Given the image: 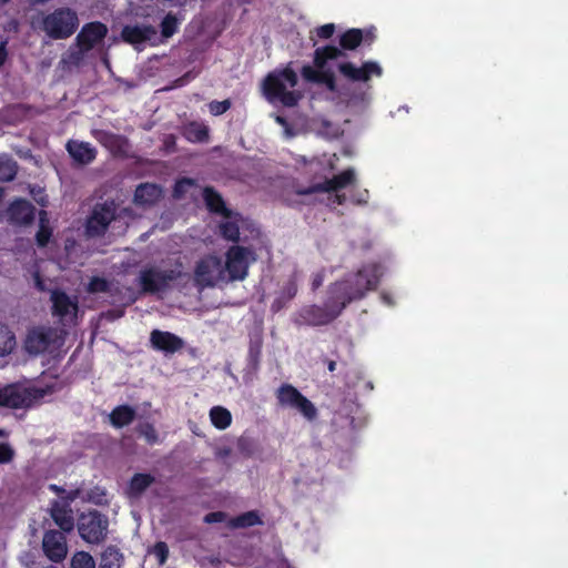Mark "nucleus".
<instances>
[{
	"label": "nucleus",
	"instance_id": "27",
	"mask_svg": "<svg viewBox=\"0 0 568 568\" xmlns=\"http://www.w3.org/2000/svg\"><path fill=\"white\" fill-rule=\"evenodd\" d=\"M183 136L192 143H205L210 139V129L206 124L191 121L183 126Z\"/></svg>",
	"mask_w": 568,
	"mask_h": 568
},
{
	"label": "nucleus",
	"instance_id": "32",
	"mask_svg": "<svg viewBox=\"0 0 568 568\" xmlns=\"http://www.w3.org/2000/svg\"><path fill=\"white\" fill-rule=\"evenodd\" d=\"M364 41V34L361 29H349L341 34V50H355Z\"/></svg>",
	"mask_w": 568,
	"mask_h": 568
},
{
	"label": "nucleus",
	"instance_id": "34",
	"mask_svg": "<svg viewBox=\"0 0 568 568\" xmlns=\"http://www.w3.org/2000/svg\"><path fill=\"white\" fill-rule=\"evenodd\" d=\"M154 480L155 478L151 474H134L129 484L131 494L134 496L141 495L154 483Z\"/></svg>",
	"mask_w": 568,
	"mask_h": 568
},
{
	"label": "nucleus",
	"instance_id": "16",
	"mask_svg": "<svg viewBox=\"0 0 568 568\" xmlns=\"http://www.w3.org/2000/svg\"><path fill=\"white\" fill-rule=\"evenodd\" d=\"M108 34V28L100 21L85 23L78 33L75 41L81 52H88Z\"/></svg>",
	"mask_w": 568,
	"mask_h": 568
},
{
	"label": "nucleus",
	"instance_id": "13",
	"mask_svg": "<svg viewBox=\"0 0 568 568\" xmlns=\"http://www.w3.org/2000/svg\"><path fill=\"white\" fill-rule=\"evenodd\" d=\"M41 549L45 558L51 562H62L68 556L67 534L55 528L44 529Z\"/></svg>",
	"mask_w": 568,
	"mask_h": 568
},
{
	"label": "nucleus",
	"instance_id": "29",
	"mask_svg": "<svg viewBox=\"0 0 568 568\" xmlns=\"http://www.w3.org/2000/svg\"><path fill=\"white\" fill-rule=\"evenodd\" d=\"M257 525H263V520L257 510L245 511L230 520L232 528H248Z\"/></svg>",
	"mask_w": 568,
	"mask_h": 568
},
{
	"label": "nucleus",
	"instance_id": "55",
	"mask_svg": "<svg viewBox=\"0 0 568 568\" xmlns=\"http://www.w3.org/2000/svg\"><path fill=\"white\" fill-rule=\"evenodd\" d=\"M324 363L327 365V369H328L331 373L335 372L336 366H337V364H336V362H335V361L325 358V359H324Z\"/></svg>",
	"mask_w": 568,
	"mask_h": 568
},
{
	"label": "nucleus",
	"instance_id": "35",
	"mask_svg": "<svg viewBox=\"0 0 568 568\" xmlns=\"http://www.w3.org/2000/svg\"><path fill=\"white\" fill-rule=\"evenodd\" d=\"M220 235L230 242L237 243L240 241V226L237 221L226 219L219 224Z\"/></svg>",
	"mask_w": 568,
	"mask_h": 568
},
{
	"label": "nucleus",
	"instance_id": "60",
	"mask_svg": "<svg viewBox=\"0 0 568 568\" xmlns=\"http://www.w3.org/2000/svg\"><path fill=\"white\" fill-rule=\"evenodd\" d=\"M33 3H45L49 0H31Z\"/></svg>",
	"mask_w": 568,
	"mask_h": 568
},
{
	"label": "nucleus",
	"instance_id": "14",
	"mask_svg": "<svg viewBox=\"0 0 568 568\" xmlns=\"http://www.w3.org/2000/svg\"><path fill=\"white\" fill-rule=\"evenodd\" d=\"M38 397L30 388L18 384H8L0 388V407L20 409L30 407Z\"/></svg>",
	"mask_w": 568,
	"mask_h": 568
},
{
	"label": "nucleus",
	"instance_id": "26",
	"mask_svg": "<svg viewBox=\"0 0 568 568\" xmlns=\"http://www.w3.org/2000/svg\"><path fill=\"white\" fill-rule=\"evenodd\" d=\"M297 294V281L295 275L291 276L285 285L282 287L278 296L273 301L271 311L277 313L283 310L286 304L292 301Z\"/></svg>",
	"mask_w": 568,
	"mask_h": 568
},
{
	"label": "nucleus",
	"instance_id": "15",
	"mask_svg": "<svg viewBox=\"0 0 568 568\" xmlns=\"http://www.w3.org/2000/svg\"><path fill=\"white\" fill-rule=\"evenodd\" d=\"M338 72L349 81L367 82L372 75L381 77L383 70L375 61H366L357 68L352 62H342L337 65Z\"/></svg>",
	"mask_w": 568,
	"mask_h": 568
},
{
	"label": "nucleus",
	"instance_id": "47",
	"mask_svg": "<svg viewBox=\"0 0 568 568\" xmlns=\"http://www.w3.org/2000/svg\"><path fill=\"white\" fill-rule=\"evenodd\" d=\"M302 75L305 80L317 83L321 75V69L315 70L310 65H304L302 68Z\"/></svg>",
	"mask_w": 568,
	"mask_h": 568
},
{
	"label": "nucleus",
	"instance_id": "48",
	"mask_svg": "<svg viewBox=\"0 0 568 568\" xmlns=\"http://www.w3.org/2000/svg\"><path fill=\"white\" fill-rule=\"evenodd\" d=\"M335 32V24L334 23H326L316 29V34L318 38L327 40L332 38V36Z\"/></svg>",
	"mask_w": 568,
	"mask_h": 568
},
{
	"label": "nucleus",
	"instance_id": "28",
	"mask_svg": "<svg viewBox=\"0 0 568 568\" xmlns=\"http://www.w3.org/2000/svg\"><path fill=\"white\" fill-rule=\"evenodd\" d=\"M136 412L129 405H119L109 415L110 423L115 428L130 425L135 419Z\"/></svg>",
	"mask_w": 568,
	"mask_h": 568
},
{
	"label": "nucleus",
	"instance_id": "21",
	"mask_svg": "<svg viewBox=\"0 0 568 568\" xmlns=\"http://www.w3.org/2000/svg\"><path fill=\"white\" fill-rule=\"evenodd\" d=\"M49 513L54 524L59 527L58 530L69 534L74 529V518L68 505L53 500Z\"/></svg>",
	"mask_w": 568,
	"mask_h": 568
},
{
	"label": "nucleus",
	"instance_id": "38",
	"mask_svg": "<svg viewBox=\"0 0 568 568\" xmlns=\"http://www.w3.org/2000/svg\"><path fill=\"white\" fill-rule=\"evenodd\" d=\"M262 356V341H251L247 352V365L252 371H257Z\"/></svg>",
	"mask_w": 568,
	"mask_h": 568
},
{
	"label": "nucleus",
	"instance_id": "57",
	"mask_svg": "<svg viewBox=\"0 0 568 568\" xmlns=\"http://www.w3.org/2000/svg\"><path fill=\"white\" fill-rule=\"evenodd\" d=\"M8 437V432L3 428H0V438H6Z\"/></svg>",
	"mask_w": 568,
	"mask_h": 568
},
{
	"label": "nucleus",
	"instance_id": "10",
	"mask_svg": "<svg viewBox=\"0 0 568 568\" xmlns=\"http://www.w3.org/2000/svg\"><path fill=\"white\" fill-rule=\"evenodd\" d=\"M342 57H346L345 52L335 45L320 47L314 51V65L321 69L317 83L324 84L331 92H337L336 79L334 72L329 69H325V65L329 60H336Z\"/></svg>",
	"mask_w": 568,
	"mask_h": 568
},
{
	"label": "nucleus",
	"instance_id": "62",
	"mask_svg": "<svg viewBox=\"0 0 568 568\" xmlns=\"http://www.w3.org/2000/svg\"><path fill=\"white\" fill-rule=\"evenodd\" d=\"M44 568H58V567H55V566H53V565H49V566H47V567H44Z\"/></svg>",
	"mask_w": 568,
	"mask_h": 568
},
{
	"label": "nucleus",
	"instance_id": "19",
	"mask_svg": "<svg viewBox=\"0 0 568 568\" xmlns=\"http://www.w3.org/2000/svg\"><path fill=\"white\" fill-rule=\"evenodd\" d=\"M92 136L113 155H123L129 149V140L124 135L108 130L94 129L92 130Z\"/></svg>",
	"mask_w": 568,
	"mask_h": 568
},
{
	"label": "nucleus",
	"instance_id": "25",
	"mask_svg": "<svg viewBox=\"0 0 568 568\" xmlns=\"http://www.w3.org/2000/svg\"><path fill=\"white\" fill-rule=\"evenodd\" d=\"M203 199L207 210L211 213L220 214L224 219H231L233 212L226 207L222 195L212 186H205L203 190Z\"/></svg>",
	"mask_w": 568,
	"mask_h": 568
},
{
	"label": "nucleus",
	"instance_id": "2",
	"mask_svg": "<svg viewBox=\"0 0 568 568\" xmlns=\"http://www.w3.org/2000/svg\"><path fill=\"white\" fill-rule=\"evenodd\" d=\"M298 77L291 67H285L281 70L270 72L263 80V93L266 100L271 103L280 102L286 108H294L302 99V93L298 91H288L286 87H296Z\"/></svg>",
	"mask_w": 568,
	"mask_h": 568
},
{
	"label": "nucleus",
	"instance_id": "20",
	"mask_svg": "<svg viewBox=\"0 0 568 568\" xmlns=\"http://www.w3.org/2000/svg\"><path fill=\"white\" fill-rule=\"evenodd\" d=\"M65 148L72 160L81 165L90 164L95 160L98 154L97 149L89 142L70 140Z\"/></svg>",
	"mask_w": 568,
	"mask_h": 568
},
{
	"label": "nucleus",
	"instance_id": "7",
	"mask_svg": "<svg viewBox=\"0 0 568 568\" xmlns=\"http://www.w3.org/2000/svg\"><path fill=\"white\" fill-rule=\"evenodd\" d=\"M78 532L89 544H100L108 535L109 519L99 510L82 513L78 518Z\"/></svg>",
	"mask_w": 568,
	"mask_h": 568
},
{
	"label": "nucleus",
	"instance_id": "18",
	"mask_svg": "<svg viewBox=\"0 0 568 568\" xmlns=\"http://www.w3.org/2000/svg\"><path fill=\"white\" fill-rule=\"evenodd\" d=\"M150 344L153 349L172 355L183 349L184 341L174 333L153 329L150 334Z\"/></svg>",
	"mask_w": 568,
	"mask_h": 568
},
{
	"label": "nucleus",
	"instance_id": "56",
	"mask_svg": "<svg viewBox=\"0 0 568 568\" xmlns=\"http://www.w3.org/2000/svg\"><path fill=\"white\" fill-rule=\"evenodd\" d=\"M89 496H90V498H91L94 503H97V504H102V498H101V497L95 498L92 494H90Z\"/></svg>",
	"mask_w": 568,
	"mask_h": 568
},
{
	"label": "nucleus",
	"instance_id": "40",
	"mask_svg": "<svg viewBox=\"0 0 568 568\" xmlns=\"http://www.w3.org/2000/svg\"><path fill=\"white\" fill-rule=\"evenodd\" d=\"M179 29V21L173 13H168L161 22V34L171 38Z\"/></svg>",
	"mask_w": 568,
	"mask_h": 568
},
{
	"label": "nucleus",
	"instance_id": "33",
	"mask_svg": "<svg viewBox=\"0 0 568 568\" xmlns=\"http://www.w3.org/2000/svg\"><path fill=\"white\" fill-rule=\"evenodd\" d=\"M212 425L217 429H226L232 423V415L229 409L222 406H214L210 410Z\"/></svg>",
	"mask_w": 568,
	"mask_h": 568
},
{
	"label": "nucleus",
	"instance_id": "17",
	"mask_svg": "<svg viewBox=\"0 0 568 568\" xmlns=\"http://www.w3.org/2000/svg\"><path fill=\"white\" fill-rule=\"evenodd\" d=\"M8 222L16 226L31 225L36 217L34 205L26 199H16L7 209Z\"/></svg>",
	"mask_w": 568,
	"mask_h": 568
},
{
	"label": "nucleus",
	"instance_id": "36",
	"mask_svg": "<svg viewBox=\"0 0 568 568\" xmlns=\"http://www.w3.org/2000/svg\"><path fill=\"white\" fill-rule=\"evenodd\" d=\"M16 346V336L12 331L0 323V357L10 354Z\"/></svg>",
	"mask_w": 568,
	"mask_h": 568
},
{
	"label": "nucleus",
	"instance_id": "61",
	"mask_svg": "<svg viewBox=\"0 0 568 568\" xmlns=\"http://www.w3.org/2000/svg\"><path fill=\"white\" fill-rule=\"evenodd\" d=\"M50 488L54 491H58L59 490V487L57 485H51Z\"/></svg>",
	"mask_w": 568,
	"mask_h": 568
},
{
	"label": "nucleus",
	"instance_id": "54",
	"mask_svg": "<svg viewBox=\"0 0 568 568\" xmlns=\"http://www.w3.org/2000/svg\"><path fill=\"white\" fill-rule=\"evenodd\" d=\"M346 201H347V197L344 193L339 194V193L335 192L334 200H333L334 203H336L338 205H343L346 203Z\"/></svg>",
	"mask_w": 568,
	"mask_h": 568
},
{
	"label": "nucleus",
	"instance_id": "22",
	"mask_svg": "<svg viewBox=\"0 0 568 568\" xmlns=\"http://www.w3.org/2000/svg\"><path fill=\"white\" fill-rule=\"evenodd\" d=\"M52 315L64 318L78 312V300L71 298L64 291L53 290L51 293Z\"/></svg>",
	"mask_w": 568,
	"mask_h": 568
},
{
	"label": "nucleus",
	"instance_id": "30",
	"mask_svg": "<svg viewBox=\"0 0 568 568\" xmlns=\"http://www.w3.org/2000/svg\"><path fill=\"white\" fill-rule=\"evenodd\" d=\"M52 237V229L49 225L48 213L43 210L39 213V230L36 233V243L39 247H45Z\"/></svg>",
	"mask_w": 568,
	"mask_h": 568
},
{
	"label": "nucleus",
	"instance_id": "45",
	"mask_svg": "<svg viewBox=\"0 0 568 568\" xmlns=\"http://www.w3.org/2000/svg\"><path fill=\"white\" fill-rule=\"evenodd\" d=\"M153 554L156 557L160 565H164L169 558V547L164 541L155 542L153 547Z\"/></svg>",
	"mask_w": 568,
	"mask_h": 568
},
{
	"label": "nucleus",
	"instance_id": "53",
	"mask_svg": "<svg viewBox=\"0 0 568 568\" xmlns=\"http://www.w3.org/2000/svg\"><path fill=\"white\" fill-rule=\"evenodd\" d=\"M323 275L322 274H315L312 280V290L316 291L320 286L323 284Z\"/></svg>",
	"mask_w": 568,
	"mask_h": 568
},
{
	"label": "nucleus",
	"instance_id": "49",
	"mask_svg": "<svg viewBox=\"0 0 568 568\" xmlns=\"http://www.w3.org/2000/svg\"><path fill=\"white\" fill-rule=\"evenodd\" d=\"M226 518V514L224 511H212L204 516L205 524H216L222 523Z\"/></svg>",
	"mask_w": 568,
	"mask_h": 568
},
{
	"label": "nucleus",
	"instance_id": "3",
	"mask_svg": "<svg viewBox=\"0 0 568 568\" xmlns=\"http://www.w3.org/2000/svg\"><path fill=\"white\" fill-rule=\"evenodd\" d=\"M79 23L77 11L61 7L43 16L40 29L52 40H64L77 31Z\"/></svg>",
	"mask_w": 568,
	"mask_h": 568
},
{
	"label": "nucleus",
	"instance_id": "51",
	"mask_svg": "<svg viewBox=\"0 0 568 568\" xmlns=\"http://www.w3.org/2000/svg\"><path fill=\"white\" fill-rule=\"evenodd\" d=\"M7 40L0 42V68L6 63L8 59Z\"/></svg>",
	"mask_w": 568,
	"mask_h": 568
},
{
	"label": "nucleus",
	"instance_id": "9",
	"mask_svg": "<svg viewBox=\"0 0 568 568\" xmlns=\"http://www.w3.org/2000/svg\"><path fill=\"white\" fill-rule=\"evenodd\" d=\"M58 329L52 326L39 325L28 329L23 347L30 355H40L49 351L58 341Z\"/></svg>",
	"mask_w": 568,
	"mask_h": 568
},
{
	"label": "nucleus",
	"instance_id": "5",
	"mask_svg": "<svg viewBox=\"0 0 568 568\" xmlns=\"http://www.w3.org/2000/svg\"><path fill=\"white\" fill-rule=\"evenodd\" d=\"M275 397L282 408L295 409L310 422L317 418L318 413L315 405L292 384H282L276 389Z\"/></svg>",
	"mask_w": 568,
	"mask_h": 568
},
{
	"label": "nucleus",
	"instance_id": "4",
	"mask_svg": "<svg viewBox=\"0 0 568 568\" xmlns=\"http://www.w3.org/2000/svg\"><path fill=\"white\" fill-rule=\"evenodd\" d=\"M184 273L179 267L160 270L155 266L144 267L139 273V285L144 294H156L166 291L171 283L180 280Z\"/></svg>",
	"mask_w": 568,
	"mask_h": 568
},
{
	"label": "nucleus",
	"instance_id": "12",
	"mask_svg": "<svg viewBox=\"0 0 568 568\" xmlns=\"http://www.w3.org/2000/svg\"><path fill=\"white\" fill-rule=\"evenodd\" d=\"M355 170L353 168H348L331 179H325L321 183H315L307 187L297 189L296 193L298 195H311L314 193L338 192L343 189L355 185Z\"/></svg>",
	"mask_w": 568,
	"mask_h": 568
},
{
	"label": "nucleus",
	"instance_id": "43",
	"mask_svg": "<svg viewBox=\"0 0 568 568\" xmlns=\"http://www.w3.org/2000/svg\"><path fill=\"white\" fill-rule=\"evenodd\" d=\"M232 103L229 99H225L223 101H211L209 103V111L212 115L219 116L224 114L230 108Z\"/></svg>",
	"mask_w": 568,
	"mask_h": 568
},
{
	"label": "nucleus",
	"instance_id": "8",
	"mask_svg": "<svg viewBox=\"0 0 568 568\" xmlns=\"http://www.w3.org/2000/svg\"><path fill=\"white\" fill-rule=\"evenodd\" d=\"M224 272L230 281H243L248 274L251 261H254V252L245 246L232 245L225 253Z\"/></svg>",
	"mask_w": 568,
	"mask_h": 568
},
{
	"label": "nucleus",
	"instance_id": "1",
	"mask_svg": "<svg viewBox=\"0 0 568 568\" xmlns=\"http://www.w3.org/2000/svg\"><path fill=\"white\" fill-rule=\"evenodd\" d=\"M383 276L381 263L363 265L356 273L346 275L328 286L323 306L312 304L303 306L295 315L296 325L324 326L334 322L348 304L363 300L367 292L375 291Z\"/></svg>",
	"mask_w": 568,
	"mask_h": 568
},
{
	"label": "nucleus",
	"instance_id": "24",
	"mask_svg": "<svg viewBox=\"0 0 568 568\" xmlns=\"http://www.w3.org/2000/svg\"><path fill=\"white\" fill-rule=\"evenodd\" d=\"M156 29L150 24L125 26L122 29L121 37L123 41L130 44H140L151 40L156 36Z\"/></svg>",
	"mask_w": 568,
	"mask_h": 568
},
{
	"label": "nucleus",
	"instance_id": "44",
	"mask_svg": "<svg viewBox=\"0 0 568 568\" xmlns=\"http://www.w3.org/2000/svg\"><path fill=\"white\" fill-rule=\"evenodd\" d=\"M194 180L191 178H182L178 180L173 187V196L175 199H181L185 194L186 187L194 185Z\"/></svg>",
	"mask_w": 568,
	"mask_h": 568
},
{
	"label": "nucleus",
	"instance_id": "63",
	"mask_svg": "<svg viewBox=\"0 0 568 568\" xmlns=\"http://www.w3.org/2000/svg\"><path fill=\"white\" fill-rule=\"evenodd\" d=\"M9 1H10V0H2V2H3V3H7V2H9Z\"/></svg>",
	"mask_w": 568,
	"mask_h": 568
},
{
	"label": "nucleus",
	"instance_id": "50",
	"mask_svg": "<svg viewBox=\"0 0 568 568\" xmlns=\"http://www.w3.org/2000/svg\"><path fill=\"white\" fill-rule=\"evenodd\" d=\"M369 193L366 189L356 191L352 194L351 201L354 204H366L368 202Z\"/></svg>",
	"mask_w": 568,
	"mask_h": 568
},
{
	"label": "nucleus",
	"instance_id": "11",
	"mask_svg": "<svg viewBox=\"0 0 568 568\" xmlns=\"http://www.w3.org/2000/svg\"><path fill=\"white\" fill-rule=\"evenodd\" d=\"M222 260L216 255H205L197 261L194 268V281L201 288L213 287L223 278Z\"/></svg>",
	"mask_w": 568,
	"mask_h": 568
},
{
	"label": "nucleus",
	"instance_id": "23",
	"mask_svg": "<svg viewBox=\"0 0 568 568\" xmlns=\"http://www.w3.org/2000/svg\"><path fill=\"white\" fill-rule=\"evenodd\" d=\"M163 196L161 185L156 183H141L134 192V203L139 206H152L156 204Z\"/></svg>",
	"mask_w": 568,
	"mask_h": 568
},
{
	"label": "nucleus",
	"instance_id": "42",
	"mask_svg": "<svg viewBox=\"0 0 568 568\" xmlns=\"http://www.w3.org/2000/svg\"><path fill=\"white\" fill-rule=\"evenodd\" d=\"M110 283L104 277L93 276L90 278L87 291L90 294L108 293L110 292Z\"/></svg>",
	"mask_w": 568,
	"mask_h": 568
},
{
	"label": "nucleus",
	"instance_id": "59",
	"mask_svg": "<svg viewBox=\"0 0 568 568\" xmlns=\"http://www.w3.org/2000/svg\"><path fill=\"white\" fill-rule=\"evenodd\" d=\"M239 2L242 4H250L253 2V0H239Z\"/></svg>",
	"mask_w": 568,
	"mask_h": 568
},
{
	"label": "nucleus",
	"instance_id": "52",
	"mask_svg": "<svg viewBox=\"0 0 568 568\" xmlns=\"http://www.w3.org/2000/svg\"><path fill=\"white\" fill-rule=\"evenodd\" d=\"M33 277H34V285H36L37 290L40 292L45 291V284H44V281L41 277L40 273L36 272Z\"/></svg>",
	"mask_w": 568,
	"mask_h": 568
},
{
	"label": "nucleus",
	"instance_id": "58",
	"mask_svg": "<svg viewBox=\"0 0 568 568\" xmlns=\"http://www.w3.org/2000/svg\"><path fill=\"white\" fill-rule=\"evenodd\" d=\"M276 122L281 123V124H284L285 123V119L282 118V116H276Z\"/></svg>",
	"mask_w": 568,
	"mask_h": 568
},
{
	"label": "nucleus",
	"instance_id": "6",
	"mask_svg": "<svg viewBox=\"0 0 568 568\" xmlns=\"http://www.w3.org/2000/svg\"><path fill=\"white\" fill-rule=\"evenodd\" d=\"M116 217V205L114 201L95 203L84 224V233L88 237L103 236L111 222Z\"/></svg>",
	"mask_w": 568,
	"mask_h": 568
},
{
	"label": "nucleus",
	"instance_id": "37",
	"mask_svg": "<svg viewBox=\"0 0 568 568\" xmlns=\"http://www.w3.org/2000/svg\"><path fill=\"white\" fill-rule=\"evenodd\" d=\"M18 173V164L8 156H0V181H13Z\"/></svg>",
	"mask_w": 568,
	"mask_h": 568
},
{
	"label": "nucleus",
	"instance_id": "39",
	"mask_svg": "<svg viewBox=\"0 0 568 568\" xmlns=\"http://www.w3.org/2000/svg\"><path fill=\"white\" fill-rule=\"evenodd\" d=\"M70 568H95V561L89 552L78 551L71 559Z\"/></svg>",
	"mask_w": 568,
	"mask_h": 568
},
{
	"label": "nucleus",
	"instance_id": "31",
	"mask_svg": "<svg viewBox=\"0 0 568 568\" xmlns=\"http://www.w3.org/2000/svg\"><path fill=\"white\" fill-rule=\"evenodd\" d=\"M123 555L115 546H108L101 554L100 568H120Z\"/></svg>",
	"mask_w": 568,
	"mask_h": 568
},
{
	"label": "nucleus",
	"instance_id": "46",
	"mask_svg": "<svg viewBox=\"0 0 568 568\" xmlns=\"http://www.w3.org/2000/svg\"><path fill=\"white\" fill-rule=\"evenodd\" d=\"M14 450L9 443H0V464H8L12 462Z\"/></svg>",
	"mask_w": 568,
	"mask_h": 568
},
{
	"label": "nucleus",
	"instance_id": "41",
	"mask_svg": "<svg viewBox=\"0 0 568 568\" xmlns=\"http://www.w3.org/2000/svg\"><path fill=\"white\" fill-rule=\"evenodd\" d=\"M138 433L140 436H142L145 439V442L149 445H154V444L159 443L158 430L155 429L154 425L151 423L140 424L138 427Z\"/></svg>",
	"mask_w": 568,
	"mask_h": 568
}]
</instances>
